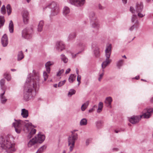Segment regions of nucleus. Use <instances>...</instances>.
Listing matches in <instances>:
<instances>
[{
  "instance_id": "1",
  "label": "nucleus",
  "mask_w": 153,
  "mask_h": 153,
  "mask_svg": "<svg viewBox=\"0 0 153 153\" xmlns=\"http://www.w3.org/2000/svg\"><path fill=\"white\" fill-rule=\"evenodd\" d=\"M39 77L37 75L32 78L30 74L28 75L24 89V99L26 101H28L35 95V91L39 87Z\"/></svg>"
},
{
  "instance_id": "2",
  "label": "nucleus",
  "mask_w": 153,
  "mask_h": 153,
  "mask_svg": "<svg viewBox=\"0 0 153 153\" xmlns=\"http://www.w3.org/2000/svg\"><path fill=\"white\" fill-rule=\"evenodd\" d=\"M13 138L11 136H7L5 138L0 137V149H5L7 152L11 153L15 152L16 149L15 144L13 142Z\"/></svg>"
},
{
  "instance_id": "3",
  "label": "nucleus",
  "mask_w": 153,
  "mask_h": 153,
  "mask_svg": "<svg viewBox=\"0 0 153 153\" xmlns=\"http://www.w3.org/2000/svg\"><path fill=\"white\" fill-rule=\"evenodd\" d=\"M15 120L16 122L13 123V126L14 127L16 131L18 133H20L21 130L24 126L26 128L28 131H30V128H31L33 127H35L34 126L32 125L31 123H27L28 122V120L23 121L20 120Z\"/></svg>"
},
{
  "instance_id": "4",
  "label": "nucleus",
  "mask_w": 153,
  "mask_h": 153,
  "mask_svg": "<svg viewBox=\"0 0 153 153\" xmlns=\"http://www.w3.org/2000/svg\"><path fill=\"white\" fill-rule=\"evenodd\" d=\"M111 50L112 46L111 44H110L106 45L105 50V56L106 57V59L105 60L102 62L101 65L102 70H104L111 62V60L109 59L111 53Z\"/></svg>"
},
{
  "instance_id": "5",
  "label": "nucleus",
  "mask_w": 153,
  "mask_h": 153,
  "mask_svg": "<svg viewBox=\"0 0 153 153\" xmlns=\"http://www.w3.org/2000/svg\"><path fill=\"white\" fill-rule=\"evenodd\" d=\"M78 139V134L72 132V134L69 135L68 138V145L70 152H72L75 147V143Z\"/></svg>"
},
{
  "instance_id": "6",
  "label": "nucleus",
  "mask_w": 153,
  "mask_h": 153,
  "mask_svg": "<svg viewBox=\"0 0 153 153\" xmlns=\"http://www.w3.org/2000/svg\"><path fill=\"white\" fill-rule=\"evenodd\" d=\"M48 7L51 9V15L55 16L58 14L60 12L59 8L56 2L52 1L45 8Z\"/></svg>"
},
{
  "instance_id": "7",
  "label": "nucleus",
  "mask_w": 153,
  "mask_h": 153,
  "mask_svg": "<svg viewBox=\"0 0 153 153\" xmlns=\"http://www.w3.org/2000/svg\"><path fill=\"white\" fill-rule=\"evenodd\" d=\"M33 33L31 28H26L22 31V36L26 39H30L32 38Z\"/></svg>"
},
{
  "instance_id": "8",
  "label": "nucleus",
  "mask_w": 153,
  "mask_h": 153,
  "mask_svg": "<svg viewBox=\"0 0 153 153\" xmlns=\"http://www.w3.org/2000/svg\"><path fill=\"white\" fill-rule=\"evenodd\" d=\"M69 3L76 7H81L85 4V0H67Z\"/></svg>"
},
{
  "instance_id": "9",
  "label": "nucleus",
  "mask_w": 153,
  "mask_h": 153,
  "mask_svg": "<svg viewBox=\"0 0 153 153\" xmlns=\"http://www.w3.org/2000/svg\"><path fill=\"white\" fill-rule=\"evenodd\" d=\"M143 113L142 115H140V117H143L144 118L148 119L150 118L153 113V109L150 108L145 109L143 111Z\"/></svg>"
},
{
  "instance_id": "10",
  "label": "nucleus",
  "mask_w": 153,
  "mask_h": 153,
  "mask_svg": "<svg viewBox=\"0 0 153 153\" xmlns=\"http://www.w3.org/2000/svg\"><path fill=\"white\" fill-rule=\"evenodd\" d=\"M55 48L58 51H61L65 48L64 42L61 41L56 42Z\"/></svg>"
},
{
  "instance_id": "11",
  "label": "nucleus",
  "mask_w": 153,
  "mask_h": 153,
  "mask_svg": "<svg viewBox=\"0 0 153 153\" xmlns=\"http://www.w3.org/2000/svg\"><path fill=\"white\" fill-rule=\"evenodd\" d=\"M140 116H133L129 119V122L133 124H135L139 122L141 119Z\"/></svg>"
},
{
  "instance_id": "12",
  "label": "nucleus",
  "mask_w": 153,
  "mask_h": 153,
  "mask_svg": "<svg viewBox=\"0 0 153 153\" xmlns=\"http://www.w3.org/2000/svg\"><path fill=\"white\" fill-rule=\"evenodd\" d=\"M92 48L93 51V53L95 57H98L100 56L99 48L97 46L93 44Z\"/></svg>"
},
{
  "instance_id": "13",
  "label": "nucleus",
  "mask_w": 153,
  "mask_h": 153,
  "mask_svg": "<svg viewBox=\"0 0 153 153\" xmlns=\"http://www.w3.org/2000/svg\"><path fill=\"white\" fill-rule=\"evenodd\" d=\"M37 143V137L35 136L30 140L27 143V146L28 147H31L34 146Z\"/></svg>"
},
{
  "instance_id": "14",
  "label": "nucleus",
  "mask_w": 153,
  "mask_h": 153,
  "mask_svg": "<svg viewBox=\"0 0 153 153\" xmlns=\"http://www.w3.org/2000/svg\"><path fill=\"white\" fill-rule=\"evenodd\" d=\"M45 135L39 132L38 134L37 137V142L40 143H42L45 140Z\"/></svg>"
},
{
  "instance_id": "15",
  "label": "nucleus",
  "mask_w": 153,
  "mask_h": 153,
  "mask_svg": "<svg viewBox=\"0 0 153 153\" xmlns=\"http://www.w3.org/2000/svg\"><path fill=\"white\" fill-rule=\"evenodd\" d=\"M29 13L26 10L23 11L22 14V17L23 20V22L25 24H27L28 23L29 17Z\"/></svg>"
},
{
  "instance_id": "16",
  "label": "nucleus",
  "mask_w": 153,
  "mask_h": 153,
  "mask_svg": "<svg viewBox=\"0 0 153 153\" xmlns=\"http://www.w3.org/2000/svg\"><path fill=\"white\" fill-rule=\"evenodd\" d=\"M1 42L2 46L4 47L6 46L8 44V38L6 34H4L2 37Z\"/></svg>"
},
{
  "instance_id": "17",
  "label": "nucleus",
  "mask_w": 153,
  "mask_h": 153,
  "mask_svg": "<svg viewBox=\"0 0 153 153\" xmlns=\"http://www.w3.org/2000/svg\"><path fill=\"white\" fill-rule=\"evenodd\" d=\"M88 17L91 22H92L96 20L97 16L95 13L93 11L89 12Z\"/></svg>"
},
{
  "instance_id": "18",
  "label": "nucleus",
  "mask_w": 153,
  "mask_h": 153,
  "mask_svg": "<svg viewBox=\"0 0 153 153\" xmlns=\"http://www.w3.org/2000/svg\"><path fill=\"white\" fill-rule=\"evenodd\" d=\"M143 4L142 2H137L135 7L136 12H142L143 9Z\"/></svg>"
},
{
  "instance_id": "19",
  "label": "nucleus",
  "mask_w": 153,
  "mask_h": 153,
  "mask_svg": "<svg viewBox=\"0 0 153 153\" xmlns=\"http://www.w3.org/2000/svg\"><path fill=\"white\" fill-rule=\"evenodd\" d=\"M5 92V90H4L3 92L0 94V100L1 103L5 104L7 101V99L4 95Z\"/></svg>"
},
{
  "instance_id": "20",
  "label": "nucleus",
  "mask_w": 153,
  "mask_h": 153,
  "mask_svg": "<svg viewBox=\"0 0 153 153\" xmlns=\"http://www.w3.org/2000/svg\"><path fill=\"white\" fill-rule=\"evenodd\" d=\"M112 101V98L110 97H106L105 98L104 102L105 105L108 107L111 108V104Z\"/></svg>"
},
{
  "instance_id": "21",
  "label": "nucleus",
  "mask_w": 153,
  "mask_h": 153,
  "mask_svg": "<svg viewBox=\"0 0 153 153\" xmlns=\"http://www.w3.org/2000/svg\"><path fill=\"white\" fill-rule=\"evenodd\" d=\"M21 115L24 118H27L28 116V111L25 108H23L21 110Z\"/></svg>"
},
{
  "instance_id": "22",
  "label": "nucleus",
  "mask_w": 153,
  "mask_h": 153,
  "mask_svg": "<svg viewBox=\"0 0 153 153\" xmlns=\"http://www.w3.org/2000/svg\"><path fill=\"white\" fill-rule=\"evenodd\" d=\"M70 12V8L68 7L65 6L63 9V14L66 16Z\"/></svg>"
},
{
  "instance_id": "23",
  "label": "nucleus",
  "mask_w": 153,
  "mask_h": 153,
  "mask_svg": "<svg viewBox=\"0 0 153 153\" xmlns=\"http://www.w3.org/2000/svg\"><path fill=\"white\" fill-rule=\"evenodd\" d=\"M44 22L43 20H41L39 22V25H38V27L37 29L38 31L41 32L42 31V30L43 27V26L44 25Z\"/></svg>"
},
{
  "instance_id": "24",
  "label": "nucleus",
  "mask_w": 153,
  "mask_h": 153,
  "mask_svg": "<svg viewBox=\"0 0 153 153\" xmlns=\"http://www.w3.org/2000/svg\"><path fill=\"white\" fill-rule=\"evenodd\" d=\"M131 21L132 23H134L135 24L139 25V22L137 19V17L136 15H133L131 18Z\"/></svg>"
},
{
  "instance_id": "25",
  "label": "nucleus",
  "mask_w": 153,
  "mask_h": 153,
  "mask_svg": "<svg viewBox=\"0 0 153 153\" xmlns=\"http://www.w3.org/2000/svg\"><path fill=\"white\" fill-rule=\"evenodd\" d=\"M24 57V56L22 51H19L17 55V60L20 61Z\"/></svg>"
},
{
  "instance_id": "26",
  "label": "nucleus",
  "mask_w": 153,
  "mask_h": 153,
  "mask_svg": "<svg viewBox=\"0 0 153 153\" xmlns=\"http://www.w3.org/2000/svg\"><path fill=\"white\" fill-rule=\"evenodd\" d=\"M89 104V101H86L85 103L83 104L81 107V110L82 111H84L87 108Z\"/></svg>"
},
{
  "instance_id": "27",
  "label": "nucleus",
  "mask_w": 153,
  "mask_h": 153,
  "mask_svg": "<svg viewBox=\"0 0 153 153\" xmlns=\"http://www.w3.org/2000/svg\"><path fill=\"white\" fill-rule=\"evenodd\" d=\"M123 60L120 59L116 63V66L118 69H120L123 64Z\"/></svg>"
},
{
  "instance_id": "28",
  "label": "nucleus",
  "mask_w": 153,
  "mask_h": 153,
  "mask_svg": "<svg viewBox=\"0 0 153 153\" xmlns=\"http://www.w3.org/2000/svg\"><path fill=\"white\" fill-rule=\"evenodd\" d=\"M76 79V75L74 74L70 75L68 78L69 82L71 83H72Z\"/></svg>"
},
{
  "instance_id": "29",
  "label": "nucleus",
  "mask_w": 153,
  "mask_h": 153,
  "mask_svg": "<svg viewBox=\"0 0 153 153\" xmlns=\"http://www.w3.org/2000/svg\"><path fill=\"white\" fill-rule=\"evenodd\" d=\"M4 77L7 79V81H10L11 79V75L9 74V73L6 72L4 74Z\"/></svg>"
},
{
  "instance_id": "30",
  "label": "nucleus",
  "mask_w": 153,
  "mask_h": 153,
  "mask_svg": "<svg viewBox=\"0 0 153 153\" xmlns=\"http://www.w3.org/2000/svg\"><path fill=\"white\" fill-rule=\"evenodd\" d=\"M103 103L102 102H100L98 105V108L97 110L98 113H100L102 110L103 107Z\"/></svg>"
},
{
  "instance_id": "31",
  "label": "nucleus",
  "mask_w": 153,
  "mask_h": 153,
  "mask_svg": "<svg viewBox=\"0 0 153 153\" xmlns=\"http://www.w3.org/2000/svg\"><path fill=\"white\" fill-rule=\"evenodd\" d=\"M36 131V129H34L33 128H32L31 129L30 132L29 133V134L27 136V138L28 139H30L31 138L32 136L35 134Z\"/></svg>"
},
{
  "instance_id": "32",
  "label": "nucleus",
  "mask_w": 153,
  "mask_h": 153,
  "mask_svg": "<svg viewBox=\"0 0 153 153\" xmlns=\"http://www.w3.org/2000/svg\"><path fill=\"white\" fill-rule=\"evenodd\" d=\"M96 127L98 129L101 128L102 126L103 122L101 120H98L95 123Z\"/></svg>"
},
{
  "instance_id": "33",
  "label": "nucleus",
  "mask_w": 153,
  "mask_h": 153,
  "mask_svg": "<svg viewBox=\"0 0 153 153\" xmlns=\"http://www.w3.org/2000/svg\"><path fill=\"white\" fill-rule=\"evenodd\" d=\"M9 29L10 33H13V24L12 20L10 21L9 26Z\"/></svg>"
},
{
  "instance_id": "34",
  "label": "nucleus",
  "mask_w": 153,
  "mask_h": 153,
  "mask_svg": "<svg viewBox=\"0 0 153 153\" xmlns=\"http://www.w3.org/2000/svg\"><path fill=\"white\" fill-rule=\"evenodd\" d=\"M139 25L138 24H134L129 27V30L130 31H132L135 29H137L139 27Z\"/></svg>"
},
{
  "instance_id": "35",
  "label": "nucleus",
  "mask_w": 153,
  "mask_h": 153,
  "mask_svg": "<svg viewBox=\"0 0 153 153\" xmlns=\"http://www.w3.org/2000/svg\"><path fill=\"white\" fill-rule=\"evenodd\" d=\"M61 60L64 63H66L68 61L67 58L64 54H62L61 56Z\"/></svg>"
},
{
  "instance_id": "36",
  "label": "nucleus",
  "mask_w": 153,
  "mask_h": 153,
  "mask_svg": "<svg viewBox=\"0 0 153 153\" xmlns=\"http://www.w3.org/2000/svg\"><path fill=\"white\" fill-rule=\"evenodd\" d=\"M5 22V19L4 16H0V28L3 26Z\"/></svg>"
},
{
  "instance_id": "37",
  "label": "nucleus",
  "mask_w": 153,
  "mask_h": 153,
  "mask_svg": "<svg viewBox=\"0 0 153 153\" xmlns=\"http://www.w3.org/2000/svg\"><path fill=\"white\" fill-rule=\"evenodd\" d=\"M87 123V120L85 118H83L80 122V125L81 126H85Z\"/></svg>"
},
{
  "instance_id": "38",
  "label": "nucleus",
  "mask_w": 153,
  "mask_h": 153,
  "mask_svg": "<svg viewBox=\"0 0 153 153\" xmlns=\"http://www.w3.org/2000/svg\"><path fill=\"white\" fill-rule=\"evenodd\" d=\"M91 26L94 27L97 29H98L100 27V25L99 23L97 22H91Z\"/></svg>"
},
{
  "instance_id": "39",
  "label": "nucleus",
  "mask_w": 153,
  "mask_h": 153,
  "mask_svg": "<svg viewBox=\"0 0 153 153\" xmlns=\"http://www.w3.org/2000/svg\"><path fill=\"white\" fill-rule=\"evenodd\" d=\"M76 36V35L75 33H71L69 35L68 39L69 41H71Z\"/></svg>"
},
{
  "instance_id": "40",
  "label": "nucleus",
  "mask_w": 153,
  "mask_h": 153,
  "mask_svg": "<svg viewBox=\"0 0 153 153\" xmlns=\"http://www.w3.org/2000/svg\"><path fill=\"white\" fill-rule=\"evenodd\" d=\"M5 82V80L4 79H1L0 81V86L1 88L4 90H5L4 89V86Z\"/></svg>"
},
{
  "instance_id": "41",
  "label": "nucleus",
  "mask_w": 153,
  "mask_h": 153,
  "mask_svg": "<svg viewBox=\"0 0 153 153\" xmlns=\"http://www.w3.org/2000/svg\"><path fill=\"white\" fill-rule=\"evenodd\" d=\"M6 8L8 15H9L12 12V9L10 5L9 4H7L6 6Z\"/></svg>"
},
{
  "instance_id": "42",
  "label": "nucleus",
  "mask_w": 153,
  "mask_h": 153,
  "mask_svg": "<svg viewBox=\"0 0 153 153\" xmlns=\"http://www.w3.org/2000/svg\"><path fill=\"white\" fill-rule=\"evenodd\" d=\"M76 91L74 89H70L68 91V95L69 97H71L72 95L75 94Z\"/></svg>"
},
{
  "instance_id": "43",
  "label": "nucleus",
  "mask_w": 153,
  "mask_h": 153,
  "mask_svg": "<svg viewBox=\"0 0 153 153\" xmlns=\"http://www.w3.org/2000/svg\"><path fill=\"white\" fill-rule=\"evenodd\" d=\"M46 148V147L45 146H43L40 147L36 152V153H42L44 150Z\"/></svg>"
},
{
  "instance_id": "44",
  "label": "nucleus",
  "mask_w": 153,
  "mask_h": 153,
  "mask_svg": "<svg viewBox=\"0 0 153 153\" xmlns=\"http://www.w3.org/2000/svg\"><path fill=\"white\" fill-rule=\"evenodd\" d=\"M1 13L3 14H5L6 13V8H5V6L4 5L2 6V7L1 8Z\"/></svg>"
},
{
  "instance_id": "45",
  "label": "nucleus",
  "mask_w": 153,
  "mask_h": 153,
  "mask_svg": "<svg viewBox=\"0 0 153 153\" xmlns=\"http://www.w3.org/2000/svg\"><path fill=\"white\" fill-rule=\"evenodd\" d=\"M104 70H102V72L99 75V77L98 78V80L99 81H100L101 79L102 78V77L104 75Z\"/></svg>"
},
{
  "instance_id": "46",
  "label": "nucleus",
  "mask_w": 153,
  "mask_h": 153,
  "mask_svg": "<svg viewBox=\"0 0 153 153\" xmlns=\"http://www.w3.org/2000/svg\"><path fill=\"white\" fill-rule=\"evenodd\" d=\"M54 63L53 62H51L50 61H48L45 64V66L47 67H50L51 65L54 64Z\"/></svg>"
},
{
  "instance_id": "47",
  "label": "nucleus",
  "mask_w": 153,
  "mask_h": 153,
  "mask_svg": "<svg viewBox=\"0 0 153 153\" xmlns=\"http://www.w3.org/2000/svg\"><path fill=\"white\" fill-rule=\"evenodd\" d=\"M142 12H136L137 13V16L138 17L140 18H142L145 16V14L143 13H142Z\"/></svg>"
},
{
  "instance_id": "48",
  "label": "nucleus",
  "mask_w": 153,
  "mask_h": 153,
  "mask_svg": "<svg viewBox=\"0 0 153 153\" xmlns=\"http://www.w3.org/2000/svg\"><path fill=\"white\" fill-rule=\"evenodd\" d=\"M43 76L44 78V80L46 81L48 77V75L46 71L43 72Z\"/></svg>"
},
{
  "instance_id": "49",
  "label": "nucleus",
  "mask_w": 153,
  "mask_h": 153,
  "mask_svg": "<svg viewBox=\"0 0 153 153\" xmlns=\"http://www.w3.org/2000/svg\"><path fill=\"white\" fill-rule=\"evenodd\" d=\"M64 72V70L63 69L60 70L57 73L56 76H60Z\"/></svg>"
},
{
  "instance_id": "50",
  "label": "nucleus",
  "mask_w": 153,
  "mask_h": 153,
  "mask_svg": "<svg viewBox=\"0 0 153 153\" xmlns=\"http://www.w3.org/2000/svg\"><path fill=\"white\" fill-rule=\"evenodd\" d=\"M91 139H87L85 141V144L86 146L89 145V143L91 142Z\"/></svg>"
},
{
  "instance_id": "51",
  "label": "nucleus",
  "mask_w": 153,
  "mask_h": 153,
  "mask_svg": "<svg viewBox=\"0 0 153 153\" xmlns=\"http://www.w3.org/2000/svg\"><path fill=\"white\" fill-rule=\"evenodd\" d=\"M81 79V76L80 75H78L77 78V81L78 82V85L80 84V80Z\"/></svg>"
},
{
  "instance_id": "52",
  "label": "nucleus",
  "mask_w": 153,
  "mask_h": 153,
  "mask_svg": "<svg viewBox=\"0 0 153 153\" xmlns=\"http://www.w3.org/2000/svg\"><path fill=\"white\" fill-rule=\"evenodd\" d=\"M98 8L100 10H102L105 9V7L102 6L100 4H99L98 5Z\"/></svg>"
},
{
  "instance_id": "53",
  "label": "nucleus",
  "mask_w": 153,
  "mask_h": 153,
  "mask_svg": "<svg viewBox=\"0 0 153 153\" xmlns=\"http://www.w3.org/2000/svg\"><path fill=\"white\" fill-rule=\"evenodd\" d=\"M77 45L79 46L83 47L84 46L82 43L80 41L77 42Z\"/></svg>"
},
{
  "instance_id": "54",
  "label": "nucleus",
  "mask_w": 153,
  "mask_h": 153,
  "mask_svg": "<svg viewBox=\"0 0 153 153\" xmlns=\"http://www.w3.org/2000/svg\"><path fill=\"white\" fill-rule=\"evenodd\" d=\"M45 68H46V70L47 71L48 73H50V71H51V68L50 67H45Z\"/></svg>"
},
{
  "instance_id": "55",
  "label": "nucleus",
  "mask_w": 153,
  "mask_h": 153,
  "mask_svg": "<svg viewBox=\"0 0 153 153\" xmlns=\"http://www.w3.org/2000/svg\"><path fill=\"white\" fill-rule=\"evenodd\" d=\"M130 11L132 13H134L135 11V10H134V8L132 7H130Z\"/></svg>"
},
{
  "instance_id": "56",
  "label": "nucleus",
  "mask_w": 153,
  "mask_h": 153,
  "mask_svg": "<svg viewBox=\"0 0 153 153\" xmlns=\"http://www.w3.org/2000/svg\"><path fill=\"white\" fill-rule=\"evenodd\" d=\"M80 52H79L78 53H76V54H74V53H72L71 54V55H72V58H75L76 57V55L79 53H80Z\"/></svg>"
},
{
  "instance_id": "57",
  "label": "nucleus",
  "mask_w": 153,
  "mask_h": 153,
  "mask_svg": "<svg viewBox=\"0 0 153 153\" xmlns=\"http://www.w3.org/2000/svg\"><path fill=\"white\" fill-rule=\"evenodd\" d=\"M63 84L62 83V82H61H61H60L59 83H58V87H61L62 86V85H63Z\"/></svg>"
},
{
  "instance_id": "58",
  "label": "nucleus",
  "mask_w": 153,
  "mask_h": 153,
  "mask_svg": "<svg viewBox=\"0 0 153 153\" xmlns=\"http://www.w3.org/2000/svg\"><path fill=\"white\" fill-rule=\"evenodd\" d=\"M71 71V69L69 68L67 69L65 71V74H68Z\"/></svg>"
},
{
  "instance_id": "59",
  "label": "nucleus",
  "mask_w": 153,
  "mask_h": 153,
  "mask_svg": "<svg viewBox=\"0 0 153 153\" xmlns=\"http://www.w3.org/2000/svg\"><path fill=\"white\" fill-rule=\"evenodd\" d=\"M94 110V108H93L89 109V112H92Z\"/></svg>"
},
{
  "instance_id": "60",
  "label": "nucleus",
  "mask_w": 153,
  "mask_h": 153,
  "mask_svg": "<svg viewBox=\"0 0 153 153\" xmlns=\"http://www.w3.org/2000/svg\"><path fill=\"white\" fill-rule=\"evenodd\" d=\"M124 4H125L127 2V0H122Z\"/></svg>"
},
{
  "instance_id": "61",
  "label": "nucleus",
  "mask_w": 153,
  "mask_h": 153,
  "mask_svg": "<svg viewBox=\"0 0 153 153\" xmlns=\"http://www.w3.org/2000/svg\"><path fill=\"white\" fill-rule=\"evenodd\" d=\"M113 150L114 151H117L118 149L117 148H114L113 149Z\"/></svg>"
},
{
  "instance_id": "62",
  "label": "nucleus",
  "mask_w": 153,
  "mask_h": 153,
  "mask_svg": "<svg viewBox=\"0 0 153 153\" xmlns=\"http://www.w3.org/2000/svg\"><path fill=\"white\" fill-rule=\"evenodd\" d=\"M78 130H74L73 131H71V134H72V132H73V133H75V132L76 131H77Z\"/></svg>"
},
{
  "instance_id": "63",
  "label": "nucleus",
  "mask_w": 153,
  "mask_h": 153,
  "mask_svg": "<svg viewBox=\"0 0 153 153\" xmlns=\"http://www.w3.org/2000/svg\"><path fill=\"white\" fill-rule=\"evenodd\" d=\"M150 101L151 102H153V97L150 99Z\"/></svg>"
},
{
  "instance_id": "64",
  "label": "nucleus",
  "mask_w": 153,
  "mask_h": 153,
  "mask_svg": "<svg viewBox=\"0 0 153 153\" xmlns=\"http://www.w3.org/2000/svg\"><path fill=\"white\" fill-rule=\"evenodd\" d=\"M135 78L136 79H139V76H136L135 77Z\"/></svg>"
}]
</instances>
